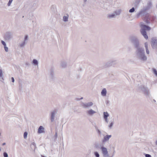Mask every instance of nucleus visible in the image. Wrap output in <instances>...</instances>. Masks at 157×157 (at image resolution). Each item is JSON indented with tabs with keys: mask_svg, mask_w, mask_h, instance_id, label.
Masks as SVG:
<instances>
[{
	"mask_svg": "<svg viewBox=\"0 0 157 157\" xmlns=\"http://www.w3.org/2000/svg\"><path fill=\"white\" fill-rule=\"evenodd\" d=\"M138 59L142 61H146L147 57L145 55L144 49L143 48L140 47L136 49V51Z\"/></svg>",
	"mask_w": 157,
	"mask_h": 157,
	"instance_id": "nucleus-1",
	"label": "nucleus"
},
{
	"mask_svg": "<svg viewBox=\"0 0 157 157\" xmlns=\"http://www.w3.org/2000/svg\"><path fill=\"white\" fill-rule=\"evenodd\" d=\"M140 27L141 28L140 32L141 34L145 39L147 40L148 39V36L146 31L150 30L151 29V28L149 26L144 24L143 22L140 23Z\"/></svg>",
	"mask_w": 157,
	"mask_h": 157,
	"instance_id": "nucleus-2",
	"label": "nucleus"
},
{
	"mask_svg": "<svg viewBox=\"0 0 157 157\" xmlns=\"http://www.w3.org/2000/svg\"><path fill=\"white\" fill-rule=\"evenodd\" d=\"M129 40L131 43L136 49L140 47V41L139 39L136 36L131 35L129 36Z\"/></svg>",
	"mask_w": 157,
	"mask_h": 157,
	"instance_id": "nucleus-3",
	"label": "nucleus"
},
{
	"mask_svg": "<svg viewBox=\"0 0 157 157\" xmlns=\"http://www.w3.org/2000/svg\"><path fill=\"white\" fill-rule=\"evenodd\" d=\"M150 42L152 48L156 49H157V37H152L151 39Z\"/></svg>",
	"mask_w": 157,
	"mask_h": 157,
	"instance_id": "nucleus-4",
	"label": "nucleus"
},
{
	"mask_svg": "<svg viewBox=\"0 0 157 157\" xmlns=\"http://www.w3.org/2000/svg\"><path fill=\"white\" fill-rule=\"evenodd\" d=\"M139 89L141 90L144 93L145 95L149 96L150 95V93L149 90L146 87L144 86L141 85L139 87Z\"/></svg>",
	"mask_w": 157,
	"mask_h": 157,
	"instance_id": "nucleus-5",
	"label": "nucleus"
},
{
	"mask_svg": "<svg viewBox=\"0 0 157 157\" xmlns=\"http://www.w3.org/2000/svg\"><path fill=\"white\" fill-rule=\"evenodd\" d=\"M100 149L101 150L102 153L104 157H113V155H112V156H110L108 154L107 148L103 146H102Z\"/></svg>",
	"mask_w": 157,
	"mask_h": 157,
	"instance_id": "nucleus-6",
	"label": "nucleus"
},
{
	"mask_svg": "<svg viewBox=\"0 0 157 157\" xmlns=\"http://www.w3.org/2000/svg\"><path fill=\"white\" fill-rule=\"evenodd\" d=\"M57 111L56 109H55L51 112L50 114V120L51 122L54 121L55 117L56 114L57 113Z\"/></svg>",
	"mask_w": 157,
	"mask_h": 157,
	"instance_id": "nucleus-7",
	"label": "nucleus"
},
{
	"mask_svg": "<svg viewBox=\"0 0 157 157\" xmlns=\"http://www.w3.org/2000/svg\"><path fill=\"white\" fill-rule=\"evenodd\" d=\"M13 33L10 32H6L5 35V38L6 40H10L13 37Z\"/></svg>",
	"mask_w": 157,
	"mask_h": 157,
	"instance_id": "nucleus-8",
	"label": "nucleus"
},
{
	"mask_svg": "<svg viewBox=\"0 0 157 157\" xmlns=\"http://www.w3.org/2000/svg\"><path fill=\"white\" fill-rule=\"evenodd\" d=\"M93 105V103L92 102H90L87 103H82V105L84 108H88L89 107Z\"/></svg>",
	"mask_w": 157,
	"mask_h": 157,
	"instance_id": "nucleus-9",
	"label": "nucleus"
},
{
	"mask_svg": "<svg viewBox=\"0 0 157 157\" xmlns=\"http://www.w3.org/2000/svg\"><path fill=\"white\" fill-rule=\"evenodd\" d=\"M50 80L51 81H53L55 79V77L54 75V72L53 69L51 68L50 69Z\"/></svg>",
	"mask_w": 157,
	"mask_h": 157,
	"instance_id": "nucleus-10",
	"label": "nucleus"
},
{
	"mask_svg": "<svg viewBox=\"0 0 157 157\" xmlns=\"http://www.w3.org/2000/svg\"><path fill=\"white\" fill-rule=\"evenodd\" d=\"M146 13V12L142 10L138 13L136 15V17L137 18H138L140 16H141L142 17H143L145 15Z\"/></svg>",
	"mask_w": 157,
	"mask_h": 157,
	"instance_id": "nucleus-11",
	"label": "nucleus"
},
{
	"mask_svg": "<svg viewBox=\"0 0 157 157\" xmlns=\"http://www.w3.org/2000/svg\"><path fill=\"white\" fill-rule=\"evenodd\" d=\"M112 137L111 135H106L104 137L102 140L103 143H104L106 141H108L109 139Z\"/></svg>",
	"mask_w": 157,
	"mask_h": 157,
	"instance_id": "nucleus-12",
	"label": "nucleus"
},
{
	"mask_svg": "<svg viewBox=\"0 0 157 157\" xmlns=\"http://www.w3.org/2000/svg\"><path fill=\"white\" fill-rule=\"evenodd\" d=\"M150 18L148 16H146L145 17L144 20L147 24H149L150 23Z\"/></svg>",
	"mask_w": 157,
	"mask_h": 157,
	"instance_id": "nucleus-13",
	"label": "nucleus"
},
{
	"mask_svg": "<svg viewBox=\"0 0 157 157\" xmlns=\"http://www.w3.org/2000/svg\"><path fill=\"white\" fill-rule=\"evenodd\" d=\"M44 128L41 126L39 127L38 130V133H41L44 132Z\"/></svg>",
	"mask_w": 157,
	"mask_h": 157,
	"instance_id": "nucleus-14",
	"label": "nucleus"
},
{
	"mask_svg": "<svg viewBox=\"0 0 157 157\" xmlns=\"http://www.w3.org/2000/svg\"><path fill=\"white\" fill-rule=\"evenodd\" d=\"M86 112L90 116L93 115L94 113H96L95 111L93 110L92 109L88 110Z\"/></svg>",
	"mask_w": 157,
	"mask_h": 157,
	"instance_id": "nucleus-15",
	"label": "nucleus"
},
{
	"mask_svg": "<svg viewBox=\"0 0 157 157\" xmlns=\"http://www.w3.org/2000/svg\"><path fill=\"white\" fill-rule=\"evenodd\" d=\"M113 62H111V61L108 62L105 64V65L104 66V67L107 68L112 66L111 63Z\"/></svg>",
	"mask_w": 157,
	"mask_h": 157,
	"instance_id": "nucleus-16",
	"label": "nucleus"
},
{
	"mask_svg": "<svg viewBox=\"0 0 157 157\" xmlns=\"http://www.w3.org/2000/svg\"><path fill=\"white\" fill-rule=\"evenodd\" d=\"M107 91L105 88H103L102 90L101 94L102 96H105L106 95Z\"/></svg>",
	"mask_w": 157,
	"mask_h": 157,
	"instance_id": "nucleus-17",
	"label": "nucleus"
},
{
	"mask_svg": "<svg viewBox=\"0 0 157 157\" xmlns=\"http://www.w3.org/2000/svg\"><path fill=\"white\" fill-rule=\"evenodd\" d=\"M148 44L147 42H146L144 43V46L145 48L146 53L147 54H149V51L148 48Z\"/></svg>",
	"mask_w": 157,
	"mask_h": 157,
	"instance_id": "nucleus-18",
	"label": "nucleus"
},
{
	"mask_svg": "<svg viewBox=\"0 0 157 157\" xmlns=\"http://www.w3.org/2000/svg\"><path fill=\"white\" fill-rule=\"evenodd\" d=\"M32 63L35 66L38 65V62L37 60L36 59H34L33 60Z\"/></svg>",
	"mask_w": 157,
	"mask_h": 157,
	"instance_id": "nucleus-19",
	"label": "nucleus"
},
{
	"mask_svg": "<svg viewBox=\"0 0 157 157\" xmlns=\"http://www.w3.org/2000/svg\"><path fill=\"white\" fill-rule=\"evenodd\" d=\"M61 65L62 68H65L67 67V63L64 61H62L61 63Z\"/></svg>",
	"mask_w": 157,
	"mask_h": 157,
	"instance_id": "nucleus-20",
	"label": "nucleus"
},
{
	"mask_svg": "<svg viewBox=\"0 0 157 157\" xmlns=\"http://www.w3.org/2000/svg\"><path fill=\"white\" fill-rule=\"evenodd\" d=\"M109 116V114L107 112H104L103 113V118L104 119L108 118Z\"/></svg>",
	"mask_w": 157,
	"mask_h": 157,
	"instance_id": "nucleus-21",
	"label": "nucleus"
},
{
	"mask_svg": "<svg viewBox=\"0 0 157 157\" xmlns=\"http://www.w3.org/2000/svg\"><path fill=\"white\" fill-rule=\"evenodd\" d=\"M69 16L67 15V16H64L63 17V20L64 22H67L68 20Z\"/></svg>",
	"mask_w": 157,
	"mask_h": 157,
	"instance_id": "nucleus-22",
	"label": "nucleus"
},
{
	"mask_svg": "<svg viewBox=\"0 0 157 157\" xmlns=\"http://www.w3.org/2000/svg\"><path fill=\"white\" fill-rule=\"evenodd\" d=\"M121 13V10H116L114 11V13L116 14V15H118L120 14Z\"/></svg>",
	"mask_w": 157,
	"mask_h": 157,
	"instance_id": "nucleus-23",
	"label": "nucleus"
},
{
	"mask_svg": "<svg viewBox=\"0 0 157 157\" xmlns=\"http://www.w3.org/2000/svg\"><path fill=\"white\" fill-rule=\"evenodd\" d=\"M32 146H34V151L36 148V146L35 143L34 142L32 143L31 145V148H32Z\"/></svg>",
	"mask_w": 157,
	"mask_h": 157,
	"instance_id": "nucleus-24",
	"label": "nucleus"
},
{
	"mask_svg": "<svg viewBox=\"0 0 157 157\" xmlns=\"http://www.w3.org/2000/svg\"><path fill=\"white\" fill-rule=\"evenodd\" d=\"M115 17L116 16L114 13H113L111 14H109L108 16L109 18H115Z\"/></svg>",
	"mask_w": 157,
	"mask_h": 157,
	"instance_id": "nucleus-25",
	"label": "nucleus"
},
{
	"mask_svg": "<svg viewBox=\"0 0 157 157\" xmlns=\"http://www.w3.org/2000/svg\"><path fill=\"white\" fill-rule=\"evenodd\" d=\"M111 62H113V63H111L112 66H114L117 63V61L115 60H112L111 61Z\"/></svg>",
	"mask_w": 157,
	"mask_h": 157,
	"instance_id": "nucleus-26",
	"label": "nucleus"
},
{
	"mask_svg": "<svg viewBox=\"0 0 157 157\" xmlns=\"http://www.w3.org/2000/svg\"><path fill=\"white\" fill-rule=\"evenodd\" d=\"M152 6V3L151 2H149L147 3V6L150 9Z\"/></svg>",
	"mask_w": 157,
	"mask_h": 157,
	"instance_id": "nucleus-27",
	"label": "nucleus"
},
{
	"mask_svg": "<svg viewBox=\"0 0 157 157\" xmlns=\"http://www.w3.org/2000/svg\"><path fill=\"white\" fill-rule=\"evenodd\" d=\"M113 122H111V123L109 125L108 127L110 129H111L113 127Z\"/></svg>",
	"mask_w": 157,
	"mask_h": 157,
	"instance_id": "nucleus-28",
	"label": "nucleus"
},
{
	"mask_svg": "<svg viewBox=\"0 0 157 157\" xmlns=\"http://www.w3.org/2000/svg\"><path fill=\"white\" fill-rule=\"evenodd\" d=\"M94 155L95 157H100V155L98 153L97 151H95L94 152Z\"/></svg>",
	"mask_w": 157,
	"mask_h": 157,
	"instance_id": "nucleus-29",
	"label": "nucleus"
},
{
	"mask_svg": "<svg viewBox=\"0 0 157 157\" xmlns=\"http://www.w3.org/2000/svg\"><path fill=\"white\" fill-rule=\"evenodd\" d=\"M95 147L96 149H99L100 148V146L98 144H94Z\"/></svg>",
	"mask_w": 157,
	"mask_h": 157,
	"instance_id": "nucleus-30",
	"label": "nucleus"
},
{
	"mask_svg": "<svg viewBox=\"0 0 157 157\" xmlns=\"http://www.w3.org/2000/svg\"><path fill=\"white\" fill-rule=\"evenodd\" d=\"M135 8L133 7H132L131 9L129 10V12L130 13H133L135 11Z\"/></svg>",
	"mask_w": 157,
	"mask_h": 157,
	"instance_id": "nucleus-31",
	"label": "nucleus"
},
{
	"mask_svg": "<svg viewBox=\"0 0 157 157\" xmlns=\"http://www.w3.org/2000/svg\"><path fill=\"white\" fill-rule=\"evenodd\" d=\"M29 37L28 35H25L24 37V41H25L28 40Z\"/></svg>",
	"mask_w": 157,
	"mask_h": 157,
	"instance_id": "nucleus-32",
	"label": "nucleus"
},
{
	"mask_svg": "<svg viewBox=\"0 0 157 157\" xmlns=\"http://www.w3.org/2000/svg\"><path fill=\"white\" fill-rule=\"evenodd\" d=\"M153 71L154 73L157 76V71L155 69L153 68Z\"/></svg>",
	"mask_w": 157,
	"mask_h": 157,
	"instance_id": "nucleus-33",
	"label": "nucleus"
},
{
	"mask_svg": "<svg viewBox=\"0 0 157 157\" xmlns=\"http://www.w3.org/2000/svg\"><path fill=\"white\" fill-rule=\"evenodd\" d=\"M13 0H9V2L7 4V5L8 6H10Z\"/></svg>",
	"mask_w": 157,
	"mask_h": 157,
	"instance_id": "nucleus-34",
	"label": "nucleus"
},
{
	"mask_svg": "<svg viewBox=\"0 0 157 157\" xmlns=\"http://www.w3.org/2000/svg\"><path fill=\"white\" fill-rule=\"evenodd\" d=\"M28 133L27 132H25L24 134V137L25 139L27 137Z\"/></svg>",
	"mask_w": 157,
	"mask_h": 157,
	"instance_id": "nucleus-35",
	"label": "nucleus"
},
{
	"mask_svg": "<svg viewBox=\"0 0 157 157\" xmlns=\"http://www.w3.org/2000/svg\"><path fill=\"white\" fill-rule=\"evenodd\" d=\"M3 156L4 157H8V154L6 152H4L3 153Z\"/></svg>",
	"mask_w": 157,
	"mask_h": 157,
	"instance_id": "nucleus-36",
	"label": "nucleus"
},
{
	"mask_svg": "<svg viewBox=\"0 0 157 157\" xmlns=\"http://www.w3.org/2000/svg\"><path fill=\"white\" fill-rule=\"evenodd\" d=\"M149 9H150L147 6H146L143 9V10L146 12V11Z\"/></svg>",
	"mask_w": 157,
	"mask_h": 157,
	"instance_id": "nucleus-37",
	"label": "nucleus"
},
{
	"mask_svg": "<svg viewBox=\"0 0 157 157\" xmlns=\"http://www.w3.org/2000/svg\"><path fill=\"white\" fill-rule=\"evenodd\" d=\"M25 44V41H24L20 44V47H24Z\"/></svg>",
	"mask_w": 157,
	"mask_h": 157,
	"instance_id": "nucleus-38",
	"label": "nucleus"
},
{
	"mask_svg": "<svg viewBox=\"0 0 157 157\" xmlns=\"http://www.w3.org/2000/svg\"><path fill=\"white\" fill-rule=\"evenodd\" d=\"M96 131L99 134V135H100L101 134V133L99 129H97Z\"/></svg>",
	"mask_w": 157,
	"mask_h": 157,
	"instance_id": "nucleus-39",
	"label": "nucleus"
},
{
	"mask_svg": "<svg viewBox=\"0 0 157 157\" xmlns=\"http://www.w3.org/2000/svg\"><path fill=\"white\" fill-rule=\"evenodd\" d=\"M2 44L4 45V46H6V44L5 41L3 40L1 41Z\"/></svg>",
	"mask_w": 157,
	"mask_h": 157,
	"instance_id": "nucleus-40",
	"label": "nucleus"
},
{
	"mask_svg": "<svg viewBox=\"0 0 157 157\" xmlns=\"http://www.w3.org/2000/svg\"><path fill=\"white\" fill-rule=\"evenodd\" d=\"M3 75L2 70L0 69V77H2Z\"/></svg>",
	"mask_w": 157,
	"mask_h": 157,
	"instance_id": "nucleus-41",
	"label": "nucleus"
},
{
	"mask_svg": "<svg viewBox=\"0 0 157 157\" xmlns=\"http://www.w3.org/2000/svg\"><path fill=\"white\" fill-rule=\"evenodd\" d=\"M4 47L5 51L6 52H7L8 51V48L6 46H4Z\"/></svg>",
	"mask_w": 157,
	"mask_h": 157,
	"instance_id": "nucleus-42",
	"label": "nucleus"
},
{
	"mask_svg": "<svg viewBox=\"0 0 157 157\" xmlns=\"http://www.w3.org/2000/svg\"><path fill=\"white\" fill-rule=\"evenodd\" d=\"M145 157H152L151 155L149 154H145Z\"/></svg>",
	"mask_w": 157,
	"mask_h": 157,
	"instance_id": "nucleus-43",
	"label": "nucleus"
},
{
	"mask_svg": "<svg viewBox=\"0 0 157 157\" xmlns=\"http://www.w3.org/2000/svg\"><path fill=\"white\" fill-rule=\"evenodd\" d=\"M57 132H56L55 133V136H54V138H55V140L57 138Z\"/></svg>",
	"mask_w": 157,
	"mask_h": 157,
	"instance_id": "nucleus-44",
	"label": "nucleus"
},
{
	"mask_svg": "<svg viewBox=\"0 0 157 157\" xmlns=\"http://www.w3.org/2000/svg\"><path fill=\"white\" fill-rule=\"evenodd\" d=\"M140 1V0H136L135 2V3L137 4H138Z\"/></svg>",
	"mask_w": 157,
	"mask_h": 157,
	"instance_id": "nucleus-45",
	"label": "nucleus"
},
{
	"mask_svg": "<svg viewBox=\"0 0 157 157\" xmlns=\"http://www.w3.org/2000/svg\"><path fill=\"white\" fill-rule=\"evenodd\" d=\"M11 79L12 82H14V78L13 77H11Z\"/></svg>",
	"mask_w": 157,
	"mask_h": 157,
	"instance_id": "nucleus-46",
	"label": "nucleus"
},
{
	"mask_svg": "<svg viewBox=\"0 0 157 157\" xmlns=\"http://www.w3.org/2000/svg\"><path fill=\"white\" fill-rule=\"evenodd\" d=\"M105 119L106 122L107 123H108V122L109 121H108V118H106V119Z\"/></svg>",
	"mask_w": 157,
	"mask_h": 157,
	"instance_id": "nucleus-47",
	"label": "nucleus"
},
{
	"mask_svg": "<svg viewBox=\"0 0 157 157\" xmlns=\"http://www.w3.org/2000/svg\"><path fill=\"white\" fill-rule=\"evenodd\" d=\"M83 99V97H81V98H77L76 99V100L77 101H79V100H81V99Z\"/></svg>",
	"mask_w": 157,
	"mask_h": 157,
	"instance_id": "nucleus-48",
	"label": "nucleus"
},
{
	"mask_svg": "<svg viewBox=\"0 0 157 157\" xmlns=\"http://www.w3.org/2000/svg\"><path fill=\"white\" fill-rule=\"evenodd\" d=\"M109 101L107 100V101H106V104L107 105L108 104H109Z\"/></svg>",
	"mask_w": 157,
	"mask_h": 157,
	"instance_id": "nucleus-49",
	"label": "nucleus"
},
{
	"mask_svg": "<svg viewBox=\"0 0 157 157\" xmlns=\"http://www.w3.org/2000/svg\"><path fill=\"white\" fill-rule=\"evenodd\" d=\"M95 126V128L96 129V130H97V129H98L96 125L95 126Z\"/></svg>",
	"mask_w": 157,
	"mask_h": 157,
	"instance_id": "nucleus-50",
	"label": "nucleus"
},
{
	"mask_svg": "<svg viewBox=\"0 0 157 157\" xmlns=\"http://www.w3.org/2000/svg\"><path fill=\"white\" fill-rule=\"evenodd\" d=\"M115 152V150H114L113 151V153L112 154V155H113V156H114V154Z\"/></svg>",
	"mask_w": 157,
	"mask_h": 157,
	"instance_id": "nucleus-51",
	"label": "nucleus"
},
{
	"mask_svg": "<svg viewBox=\"0 0 157 157\" xmlns=\"http://www.w3.org/2000/svg\"><path fill=\"white\" fill-rule=\"evenodd\" d=\"M155 144L157 145V140H156V141H155Z\"/></svg>",
	"mask_w": 157,
	"mask_h": 157,
	"instance_id": "nucleus-52",
	"label": "nucleus"
},
{
	"mask_svg": "<svg viewBox=\"0 0 157 157\" xmlns=\"http://www.w3.org/2000/svg\"><path fill=\"white\" fill-rule=\"evenodd\" d=\"M6 144V143H4L2 144V145H4Z\"/></svg>",
	"mask_w": 157,
	"mask_h": 157,
	"instance_id": "nucleus-53",
	"label": "nucleus"
},
{
	"mask_svg": "<svg viewBox=\"0 0 157 157\" xmlns=\"http://www.w3.org/2000/svg\"><path fill=\"white\" fill-rule=\"evenodd\" d=\"M83 1H84V3H85L87 1V0H83Z\"/></svg>",
	"mask_w": 157,
	"mask_h": 157,
	"instance_id": "nucleus-54",
	"label": "nucleus"
},
{
	"mask_svg": "<svg viewBox=\"0 0 157 157\" xmlns=\"http://www.w3.org/2000/svg\"><path fill=\"white\" fill-rule=\"evenodd\" d=\"M41 157H46L43 155H41Z\"/></svg>",
	"mask_w": 157,
	"mask_h": 157,
	"instance_id": "nucleus-55",
	"label": "nucleus"
},
{
	"mask_svg": "<svg viewBox=\"0 0 157 157\" xmlns=\"http://www.w3.org/2000/svg\"><path fill=\"white\" fill-rule=\"evenodd\" d=\"M26 65H29V63H26Z\"/></svg>",
	"mask_w": 157,
	"mask_h": 157,
	"instance_id": "nucleus-56",
	"label": "nucleus"
},
{
	"mask_svg": "<svg viewBox=\"0 0 157 157\" xmlns=\"http://www.w3.org/2000/svg\"><path fill=\"white\" fill-rule=\"evenodd\" d=\"M153 101H154V102H156L155 100H154H154H153Z\"/></svg>",
	"mask_w": 157,
	"mask_h": 157,
	"instance_id": "nucleus-57",
	"label": "nucleus"
},
{
	"mask_svg": "<svg viewBox=\"0 0 157 157\" xmlns=\"http://www.w3.org/2000/svg\"><path fill=\"white\" fill-rule=\"evenodd\" d=\"M31 148L34 149V146H32V148Z\"/></svg>",
	"mask_w": 157,
	"mask_h": 157,
	"instance_id": "nucleus-58",
	"label": "nucleus"
},
{
	"mask_svg": "<svg viewBox=\"0 0 157 157\" xmlns=\"http://www.w3.org/2000/svg\"><path fill=\"white\" fill-rule=\"evenodd\" d=\"M2 77V79L3 80H4V79H3V78L2 77Z\"/></svg>",
	"mask_w": 157,
	"mask_h": 157,
	"instance_id": "nucleus-59",
	"label": "nucleus"
},
{
	"mask_svg": "<svg viewBox=\"0 0 157 157\" xmlns=\"http://www.w3.org/2000/svg\"><path fill=\"white\" fill-rule=\"evenodd\" d=\"M112 154H111L110 155H109L110 156H112Z\"/></svg>",
	"mask_w": 157,
	"mask_h": 157,
	"instance_id": "nucleus-60",
	"label": "nucleus"
},
{
	"mask_svg": "<svg viewBox=\"0 0 157 157\" xmlns=\"http://www.w3.org/2000/svg\"><path fill=\"white\" fill-rule=\"evenodd\" d=\"M1 150V149H0V151Z\"/></svg>",
	"mask_w": 157,
	"mask_h": 157,
	"instance_id": "nucleus-61",
	"label": "nucleus"
}]
</instances>
